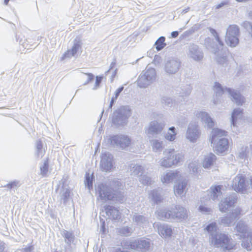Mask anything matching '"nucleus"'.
Here are the masks:
<instances>
[{
  "mask_svg": "<svg viewBox=\"0 0 252 252\" xmlns=\"http://www.w3.org/2000/svg\"><path fill=\"white\" fill-rule=\"evenodd\" d=\"M102 78L103 77L102 76H96L95 85L94 88H93V90H94L97 89V88L99 86L100 83L101 82L102 80Z\"/></svg>",
  "mask_w": 252,
  "mask_h": 252,
  "instance_id": "54",
  "label": "nucleus"
},
{
  "mask_svg": "<svg viewBox=\"0 0 252 252\" xmlns=\"http://www.w3.org/2000/svg\"><path fill=\"white\" fill-rule=\"evenodd\" d=\"M138 178L139 181L143 185H151L152 182L151 178L148 175L147 173H145V171L140 175Z\"/></svg>",
  "mask_w": 252,
  "mask_h": 252,
  "instance_id": "38",
  "label": "nucleus"
},
{
  "mask_svg": "<svg viewBox=\"0 0 252 252\" xmlns=\"http://www.w3.org/2000/svg\"><path fill=\"white\" fill-rule=\"evenodd\" d=\"M132 220L137 225L143 227L146 226L149 223L148 219L146 217L137 213H135L133 215Z\"/></svg>",
  "mask_w": 252,
  "mask_h": 252,
  "instance_id": "30",
  "label": "nucleus"
},
{
  "mask_svg": "<svg viewBox=\"0 0 252 252\" xmlns=\"http://www.w3.org/2000/svg\"><path fill=\"white\" fill-rule=\"evenodd\" d=\"M94 180V176L93 174H90L89 173H86L85 175V184L89 190L93 188V184Z\"/></svg>",
  "mask_w": 252,
  "mask_h": 252,
  "instance_id": "41",
  "label": "nucleus"
},
{
  "mask_svg": "<svg viewBox=\"0 0 252 252\" xmlns=\"http://www.w3.org/2000/svg\"><path fill=\"white\" fill-rule=\"evenodd\" d=\"M188 181L185 179H180L175 183L174 192L176 196H183L187 191Z\"/></svg>",
  "mask_w": 252,
  "mask_h": 252,
  "instance_id": "18",
  "label": "nucleus"
},
{
  "mask_svg": "<svg viewBox=\"0 0 252 252\" xmlns=\"http://www.w3.org/2000/svg\"><path fill=\"white\" fill-rule=\"evenodd\" d=\"M172 220L181 221L188 217L187 210L180 206H176L172 209Z\"/></svg>",
  "mask_w": 252,
  "mask_h": 252,
  "instance_id": "20",
  "label": "nucleus"
},
{
  "mask_svg": "<svg viewBox=\"0 0 252 252\" xmlns=\"http://www.w3.org/2000/svg\"><path fill=\"white\" fill-rule=\"evenodd\" d=\"M61 197V200L63 201V203H65L68 199L70 196V190L67 185L62 181V185H59L58 189H56Z\"/></svg>",
  "mask_w": 252,
  "mask_h": 252,
  "instance_id": "23",
  "label": "nucleus"
},
{
  "mask_svg": "<svg viewBox=\"0 0 252 252\" xmlns=\"http://www.w3.org/2000/svg\"><path fill=\"white\" fill-rule=\"evenodd\" d=\"M242 246L247 251H250L252 250V243L250 242L248 238L244 239L242 241Z\"/></svg>",
  "mask_w": 252,
  "mask_h": 252,
  "instance_id": "47",
  "label": "nucleus"
},
{
  "mask_svg": "<svg viewBox=\"0 0 252 252\" xmlns=\"http://www.w3.org/2000/svg\"><path fill=\"white\" fill-rule=\"evenodd\" d=\"M158 218L161 220H172V210L160 209L157 211Z\"/></svg>",
  "mask_w": 252,
  "mask_h": 252,
  "instance_id": "34",
  "label": "nucleus"
},
{
  "mask_svg": "<svg viewBox=\"0 0 252 252\" xmlns=\"http://www.w3.org/2000/svg\"><path fill=\"white\" fill-rule=\"evenodd\" d=\"M109 141L111 145L123 150L129 146L131 144L130 138L127 135L124 134L112 136L109 138Z\"/></svg>",
  "mask_w": 252,
  "mask_h": 252,
  "instance_id": "11",
  "label": "nucleus"
},
{
  "mask_svg": "<svg viewBox=\"0 0 252 252\" xmlns=\"http://www.w3.org/2000/svg\"><path fill=\"white\" fill-rule=\"evenodd\" d=\"M157 78V72L154 68L147 66L139 76L137 85L141 88H146L155 82Z\"/></svg>",
  "mask_w": 252,
  "mask_h": 252,
  "instance_id": "5",
  "label": "nucleus"
},
{
  "mask_svg": "<svg viewBox=\"0 0 252 252\" xmlns=\"http://www.w3.org/2000/svg\"><path fill=\"white\" fill-rule=\"evenodd\" d=\"M237 195L235 193L229 194L221 201L219 204V209L220 212L225 213L228 209L233 206L236 200Z\"/></svg>",
  "mask_w": 252,
  "mask_h": 252,
  "instance_id": "17",
  "label": "nucleus"
},
{
  "mask_svg": "<svg viewBox=\"0 0 252 252\" xmlns=\"http://www.w3.org/2000/svg\"><path fill=\"white\" fill-rule=\"evenodd\" d=\"M115 64H116V62L115 61L112 62L110 64V68L106 72V73H107L108 72H109L110 70L114 67V66L115 65Z\"/></svg>",
  "mask_w": 252,
  "mask_h": 252,
  "instance_id": "63",
  "label": "nucleus"
},
{
  "mask_svg": "<svg viewBox=\"0 0 252 252\" xmlns=\"http://www.w3.org/2000/svg\"><path fill=\"white\" fill-rule=\"evenodd\" d=\"M97 191L99 199L103 203L106 202L108 200H113L120 203H122L124 201V196L121 195H118L116 193L112 191L108 187L103 184L98 186Z\"/></svg>",
  "mask_w": 252,
  "mask_h": 252,
  "instance_id": "7",
  "label": "nucleus"
},
{
  "mask_svg": "<svg viewBox=\"0 0 252 252\" xmlns=\"http://www.w3.org/2000/svg\"><path fill=\"white\" fill-rule=\"evenodd\" d=\"M81 49V41L79 39H75L71 49L68 50L63 54L62 57L63 59L74 56Z\"/></svg>",
  "mask_w": 252,
  "mask_h": 252,
  "instance_id": "25",
  "label": "nucleus"
},
{
  "mask_svg": "<svg viewBox=\"0 0 252 252\" xmlns=\"http://www.w3.org/2000/svg\"><path fill=\"white\" fill-rule=\"evenodd\" d=\"M205 230L209 234V242L214 247L220 248L224 252L233 249L235 244L227 234L219 232L217 223L213 222L207 225Z\"/></svg>",
  "mask_w": 252,
  "mask_h": 252,
  "instance_id": "1",
  "label": "nucleus"
},
{
  "mask_svg": "<svg viewBox=\"0 0 252 252\" xmlns=\"http://www.w3.org/2000/svg\"><path fill=\"white\" fill-rule=\"evenodd\" d=\"M111 185L113 187L114 189L116 190L119 189L122 186L121 182L118 180L113 181Z\"/></svg>",
  "mask_w": 252,
  "mask_h": 252,
  "instance_id": "55",
  "label": "nucleus"
},
{
  "mask_svg": "<svg viewBox=\"0 0 252 252\" xmlns=\"http://www.w3.org/2000/svg\"><path fill=\"white\" fill-rule=\"evenodd\" d=\"M124 89V86H121L119 87L118 89H117L114 94V96L112 97L111 98V100L110 101L109 108L111 109L113 104H114L115 102L116 101V99L118 98V96H119L120 94L121 93V92L123 91Z\"/></svg>",
  "mask_w": 252,
  "mask_h": 252,
  "instance_id": "43",
  "label": "nucleus"
},
{
  "mask_svg": "<svg viewBox=\"0 0 252 252\" xmlns=\"http://www.w3.org/2000/svg\"><path fill=\"white\" fill-rule=\"evenodd\" d=\"M165 40V38L164 36H160L157 39L155 43L157 51H160L166 46Z\"/></svg>",
  "mask_w": 252,
  "mask_h": 252,
  "instance_id": "42",
  "label": "nucleus"
},
{
  "mask_svg": "<svg viewBox=\"0 0 252 252\" xmlns=\"http://www.w3.org/2000/svg\"><path fill=\"white\" fill-rule=\"evenodd\" d=\"M176 128L174 126L169 128L168 131L165 135V138L166 140L170 141H173L176 138L177 133L175 131Z\"/></svg>",
  "mask_w": 252,
  "mask_h": 252,
  "instance_id": "39",
  "label": "nucleus"
},
{
  "mask_svg": "<svg viewBox=\"0 0 252 252\" xmlns=\"http://www.w3.org/2000/svg\"><path fill=\"white\" fill-rule=\"evenodd\" d=\"M28 43H29V41L27 40L23 42V45L25 48H27V49H31L32 47L34 48L35 46L34 45H30V44H29Z\"/></svg>",
  "mask_w": 252,
  "mask_h": 252,
  "instance_id": "57",
  "label": "nucleus"
},
{
  "mask_svg": "<svg viewBox=\"0 0 252 252\" xmlns=\"http://www.w3.org/2000/svg\"><path fill=\"white\" fill-rule=\"evenodd\" d=\"M232 189L236 191L243 192L247 189L244 177L241 174L237 175L233 180Z\"/></svg>",
  "mask_w": 252,
  "mask_h": 252,
  "instance_id": "19",
  "label": "nucleus"
},
{
  "mask_svg": "<svg viewBox=\"0 0 252 252\" xmlns=\"http://www.w3.org/2000/svg\"><path fill=\"white\" fill-rule=\"evenodd\" d=\"M227 88H223L221 84L219 82H215L213 86L214 91L216 94V96H220L225 93H227L226 90Z\"/></svg>",
  "mask_w": 252,
  "mask_h": 252,
  "instance_id": "36",
  "label": "nucleus"
},
{
  "mask_svg": "<svg viewBox=\"0 0 252 252\" xmlns=\"http://www.w3.org/2000/svg\"><path fill=\"white\" fill-rule=\"evenodd\" d=\"M182 91L180 93L181 96H188L191 93V88L189 86H187L182 89Z\"/></svg>",
  "mask_w": 252,
  "mask_h": 252,
  "instance_id": "50",
  "label": "nucleus"
},
{
  "mask_svg": "<svg viewBox=\"0 0 252 252\" xmlns=\"http://www.w3.org/2000/svg\"><path fill=\"white\" fill-rule=\"evenodd\" d=\"M239 157L241 158H246V154L245 152H244L240 153Z\"/></svg>",
  "mask_w": 252,
  "mask_h": 252,
  "instance_id": "64",
  "label": "nucleus"
},
{
  "mask_svg": "<svg viewBox=\"0 0 252 252\" xmlns=\"http://www.w3.org/2000/svg\"><path fill=\"white\" fill-rule=\"evenodd\" d=\"M131 115V111L129 106H121L113 113L112 123L114 126L117 127L125 126Z\"/></svg>",
  "mask_w": 252,
  "mask_h": 252,
  "instance_id": "4",
  "label": "nucleus"
},
{
  "mask_svg": "<svg viewBox=\"0 0 252 252\" xmlns=\"http://www.w3.org/2000/svg\"><path fill=\"white\" fill-rule=\"evenodd\" d=\"M226 133L225 131L219 128L213 129L211 131L209 140L217 154L224 153L229 150L228 139L224 137Z\"/></svg>",
  "mask_w": 252,
  "mask_h": 252,
  "instance_id": "2",
  "label": "nucleus"
},
{
  "mask_svg": "<svg viewBox=\"0 0 252 252\" xmlns=\"http://www.w3.org/2000/svg\"><path fill=\"white\" fill-rule=\"evenodd\" d=\"M161 102L168 106H171L173 100L171 98L167 96H163L161 99Z\"/></svg>",
  "mask_w": 252,
  "mask_h": 252,
  "instance_id": "51",
  "label": "nucleus"
},
{
  "mask_svg": "<svg viewBox=\"0 0 252 252\" xmlns=\"http://www.w3.org/2000/svg\"><path fill=\"white\" fill-rule=\"evenodd\" d=\"M113 157L109 152H103L101 154L100 160L101 170L105 172H110L113 167L112 163Z\"/></svg>",
  "mask_w": 252,
  "mask_h": 252,
  "instance_id": "15",
  "label": "nucleus"
},
{
  "mask_svg": "<svg viewBox=\"0 0 252 252\" xmlns=\"http://www.w3.org/2000/svg\"><path fill=\"white\" fill-rule=\"evenodd\" d=\"M209 30L210 32L212 33V34L215 37V39L218 42L220 47H222L223 45V43L222 41L220 40V38L219 37V36L218 35L215 29L211 28H209Z\"/></svg>",
  "mask_w": 252,
  "mask_h": 252,
  "instance_id": "46",
  "label": "nucleus"
},
{
  "mask_svg": "<svg viewBox=\"0 0 252 252\" xmlns=\"http://www.w3.org/2000/svg\"><path fill=\"white\" fill-rule=\"evenodd\" d=\"M5 244L4 243L0 242V252H4V249L5 248Z\"/></svg>",
  "mask_w": 252,
  "mask_h": 252,
  "instance_id": "61",
  "label": "nucleus"
},
{
  "mask_svg": "<svg viewBox=\"0 0 252 252\" xmlns=\"http://www.w3.org/2000/svg\"><path fill=\"white\" fill-rule=\"evenodd\" d=\"M182 177L181 173L177 170H169L163 173L160 177L162 183L164 184H169L173 182H177Z\"/></svg>",
  "mask_w": 252,
  "mask_h": 252,
  "instance_id": "13",
  "label": "nucleus"
},
{
  "mask_svg": "<svg viewBox=\"0 0 252 252\" xmlns=\"http://www.w3.org/2000/svg\"><path fill=\"white\" fill-rule=\"evenodd\" d=\"M84 74L87 75V81L84 83V85H87L89 82L90 81H92L94 78V75L92 73H84Z\"/></svg>",
  "mask_w": 252,
  "mask_h": 252,
  "instance_id": "56",
  "label": "nucleus"
},
{
  "mask_svg": "<svg viewBox=\"0 0 252 252\" xmlns=\"http://www.w3.org/2000/svg\"><path fill=\"white\" fill-rule=\"evenodd\" d=\"M164 157L159 161L160 166L170 168L177 166L184 161V155L181 152L175 151L174 149H167L163 151Z\"/></svg>",
  "mask_w": 252,
  "mask_h": 252,
  "instance_id": "3",
  "label": "nucleus"
},
{
  "mask_svg": "<svg viewBox=\"0 0 252 252\" xmlns=\"http://www.w3.org/2000/svg\"><path fill=\"white\" fill-rule=\"evenodd\" d=\"M36 155L38 157H42L45 154V150L43 148V144L41 140H38L35 144Z\"/></svg>",
  "mask_w": 252,
  "mask_h": 252,
  "instance_id": "40",
  "label": "nucleus"
},
{
  "mask_svg": "<svg viewBox=\"0 0 252 252\" xmlns=\"http://www.w3.org/2000/svg\"><path fill=\"white\" fill-rule=\"evenodd\" d=\"M181 65V62L178 58H171L168 59L165 63L164 70L168 75L176 74L179 70Z\"/></svg>",
  "mask_w": 252,
  "mask_h": 252,
  "instance_id": "12",
  "label": "nucleus"
},
{
  "mask_svg": "<svg viewBox=\"0 0 252 252\" xmlns=\"http://www.w3.org/2000/svg\"><path fill=\"white\" fill-rule=\"evenodd\" d=\"M227 4H228V2L227 1H222L221 3H220V4H217L215 6L216 9H220L221 7H222V6L227 5Z\"/></svg>",
  "mask_w": 252,
  "mask_h": 252,
  "instance_id": "60",
  "label": "nucleus"
},
{
  "mask_svg": "<svg viewBox=\"0 0 252 252\" xmlns=\"http://www.w3.org/2000/svg\"><path fill=\"white\" fill-rule=\"evenodd\" d=\"M240 35L239 28L236 25H231L226 30L225 34V42L231 47H235L239 43V36Z\"/></svg>",
  "mask_w": 252,
  "mask_h": 252,
  "instance_id": "8",
  "label": "nucleus"
},
{
  "mask_svg": "<svg viewBox=\"0 0 252 252\" xmlns=\"http://www.w3.org/2000/svg\"><path fill=\"white\" fill-rule=\"evenodd\" d=\"M215 54H217L216 61L219 64L222 65V66H225L228 64V60L226 54H223L221 55L219 53V51L218 53L216 51Z\"/></svg>",
  "mask_w": 252,
  "mask_h": 252,
  "instance_id": "37",
  "label": "nucleus"
},
{
  "mask_svg": "<svg viewBox=\"0 0 252 252\" xmlns=\"http://www.w3.org/2000/svg\"><path fill=\"white\" fill-rule=\"evenodd\" d=\"M133 231V230L131 227L124 226L119 229V233L121 235L128 236L131 235Z\"/></svg>",
  "mask_w": 252,
  "mask_h": 252,
  "instance_id": "44",
  "label": "nucleus"
},
{
  "mask_svg": "<svg viewBox=\"0 0 252 252\" xmlns=\"http://www.w3.org/2000/svg\"><path fill=\"white\" fill-rule=\"evenodd\" d=\"M156 120L151 121L146 130L148 134L154 136L161 133L165 126V122L162 120L163 116L161 114L157 115Z\"/></svg>",
  "mask_w": 252,
  "mask_h": 252,
  "instance_id": "9",
  "label": "nucleus"
},
{
  "mask_svg": "<svg viewBox=\"0 0 252 252\" xmlns=\"http://www.w3.org/2000/svg\"><path fill=\"white\" fill-rule=\"evenodd\" d=\"M34 248L32 246H29L27 248H25L22 249V252H33Z\"/></svg>",
  "mask_w": 252,
  "mask_h": 252,
  "instance_id": "59",
  "label": "nucleus"
},
{
  "mask_svg": "<svg viewBox=\"0 0 252 252\" xmlns=\"http://www.w3.org/2000/svg\"><path fill=\"white\" fill-rule=\"evenodd\" d=\"M198 165L197 162L193 161L191 162L189 164V172L192 173H195L198 172Z\"/></svg>",
  "mask_w": 252,
  "mask_h": 252,
  "instance_id": "48",
  "label": "nucleus"
},
{
  "mask_svg": "<svg viewBox=\"0 0 252 252\" xmlns=\"http://www.w3.org/2000/svg\"><path fill=\"white\" fill-rule=\"evenodd\" d=\"M189 9L190 7H187L186 8L182 10L180 9V8H178L177 9V11L178 13H180L181 14L184 15L187 13L189 10Z\"/></svg>",
  "mask_w": 252,
  "mask_h": 252,
  "instance_id": "58",
  "label": "nucleus"
},
{
  "mask_svg": "<svg viewBox=\"0 0 252 252\" xmlns=\"http://www.w3.org/2000/svg\"><path fill=\"white\" fill-rule=\"evenodd\" d=\"M243 117V110L240 108L234 109L231 114V125L235 126L238 119H241Z\"/></svg>",
  "mask_w": 252,
  "mask_h": 252,
  "instance_id": "33",
  "label": "nucleus"
},
{
  "mask_svg": "<svg viewBox=\"0 0 252 252\" xmlns=\"http://www.w3.org/2000/svg\"><path fill=\"white\" fill-rule=\"evenodd\" d=\"M216 160V156L214 154H209L205 156L202 162L203 166L205 168H208L214 164Z\"/></svg>",
  "mask_w": 252,
  "mask_h": 252,
  "instance_id": "32",
  "label": "nucleus"
},
{
  "mask_svg": "<svg viewBox=\"0 0 252 252\" xmlns=\"http://www.w3.org/2000/svg\"><path fill=\"white\" fill-rule=\"evenodd\" d=\"M188 56L196 62H200L203 58V53L198 46L194 44H190L189 45Z\"/></svg>",
  "mask_w": 252,
  "mask_h": 252,
  "instance_id": "16",
  "label": "nucleus"
},
{
  "mask_svg": "<svg viewBox=\"0 0 252 252\" xmlns=\"http://www.w3.org/2000/svg\"><path fill=\"white\" fill-rule=\"evenodd\" d=\"M196 117L203 122L209 128H211L214 126V122L210 116L206 112L197 111L195 112Z\"/></svg>",
  "mask_w": 252,
  "mask_h": 252,
  "instance_id": "22",
  "label": "nucleus"
},
{
  "mask_svg": "<svg viewBox=\"0 0 252 252\" xmlns=\"http://www.w3.org/2000/svg\"><path fill=\"white\" fill-rule=\"evenodd\" d=\"M122 245L126 249L136 250L142 252H148L152 247L151 241L148 239L125 240Z\"/></svg>",
  "mask_w": 252,
  "mask_h": 252,
  "instance_id": "6",
  "label": "nucleus"
},
{
  "mask_svg": "<svg viewBox=\"0 0 252 252\" xmlns=\"http://www.w3.org/2000/svg\"><path fill=\"white\" fill-rule=\"evenodd\" d=\"M221 187L222 186L220 185L212 186L210 190L207 191L209 199H212L213 201L217 200L218 197L221 194Z\"/></svg>",
  "mask_w": 252,
  "mask_h": 252,
  "instance_id": "27",
  "label": "nucleus"
},
{
  "mask_svg": "<svg viewBox=\"0 0 252 252\" xmlns=\"http://www.w3.org/2000/svg\"><path fill=\"white\" fill-rule=\"evenodd\" d=\"M199 210L203 214H209L212 212L211 208L206 207L204 205H200L199 207Z\"/></svg>",
  "mask_w": 252,
  "mask_h": 252,
  "instance_id": "53",
  "label": "nucleus"
},
{
  "mask_svg": "<svg viewBox=\"0 0 252 252\" xmlns=\"http://www.w3.org/2000/svg\"><path fill=\"white\" fill-rule=\"evenodd\" d=\"M19 186V182L17 181L11 182V183L4 186V187H7L8 189H16Z\"/></svg>",
  "mask_w": 252,
  "mask_h": 252,
  "instance_id": "52",
  "label": "nucleus"
},
{
  "mask_svg": "<svg viewBox=\"0 0 252 252\" xmlns=\"http://www.w3.org/2000/svg\"><path fill=\"white\" fill-rule=\"evenodd\" d=\"M105 210L107 215L112 219L116 220L120 218V213L116 208L108 205L105 207Z\"/></svg>",
  "mask_w": 252,
  "mask_h": 252,
  "instance_id": "31",
  "label": "nucleus"
},
{
  "mask_svg": "<svg viewBox=\"0 0 252 252\" xmlns=\"http://www.w3.org/2000/svg\"><path fill=\"white\" fill-rule=\"evenodd\" d=\"M40 173L42 175H45L48 170V161H45L42 165L40 167Z\"/></svg>",
  "mask_w": 252,
  "mask_h": 252,
  "instance_id": "49",
  "label": "nucleus"
},
{
  "mask_svg": "<svg viewBox=\"0 0 252 252\" xmlns=\"http://www.w3.org/2000/svg\"><path fill=\"white\" fill-rule=\"evenodd\" d=\"M160 192V189L158 190H152L149 194V199L153 201L154 203L158 204L162 200V197Z\"/></svg>",
  "mask_w": 252,
  "mask_h": 252,
  "instance_id": "35",
  "label": "nucleus"
},
{
  "mask_svg": "<svg viewBox=\"0 0 252 252\" xmlns=\"http://www.w3.org/2000/svg\"><path fill=\"white\" fill-rule=\"evenodd\" d=\"M150 143L152 147V151L155 153H160L164 148L162 140L153 139L150 140Z\"/></svg>",
  "mask_w": 252,
  "mask_h": 252,
  "instance_id": "28",
  "label": "nucleus"
},
{
  "mask_svg": "<svg viewBox=\"0 0 252 252\" xmlns=\"http://www.w3.org/2000/svg\"><path fill=\"white\" fill-rule=\"evenodd\" d=\"M226 90L233 102L237 105H243L245 102V98L239 92L231 89H226Z\"/></svg>",
  "mask_w": 252,
  "mask_h": 252,
  "instance_id": "24",
  "label": "nucleus"
},
{
  "mask_svg": "<svg viewBox=\"0 0 252 252\" xmlns=\"http://www.w3.org/2000/svg\"><path fill=\"white\" fill-rule=\"evenodd\" d=\"M201 132L196 123H190L188 126L186 138L190 142L195 143L199 138Z\"/></svg>",
  "mask_w": 252,
  "mask_h": 252,
  "instance_id": "14",
  "label": "nucleus"
},
{
  "mask_svg": "<svg viewBox=\"0 0 252 252\" xmlns=\"http://www.w3.org/2000/svg\"><path fill=\"white\" fill-rule=\"evenodd\" d=\"M144 171V167L140 165L131 163L129 165V172L131 175L139 177Z\"/></svg>",
  "mask_w": 252,
  "mask_h": 252,
  "instance_id": "29",
  "label": "nucleus"
},
{
  "mask_svg": "<svg viewBox=\"0 0 252 252\" xmlns=\"http://www.w3.org/2000/svg\"><path fill=\"white\" fill-rule=\"evenodd\" d=\"M154 227L157 228L158 234L162 237L165 238H169L172 234V230L171 227L167 224L154 223Z\"/></svg>",
  "mask_w": 252,
  "mask_h": 252,
  "instance_id": "21",
  "label": "nucleus"
},
{
  "mask_svg": "<svg viewBox=\"0 0 252 252\" xmlns=\"http://www.w3.org/2000/svg\"><path fill=\"white\" fill-rule=\"evenodd\" d=\"M247 228V225L242 221H239L236 226V230L241 233H246Z\"/></svg>",
  "mask_w": 252,
  "mask_h": 252,
  "instance_id": "45",
  "label": "nucleus"
},
{
  "mask_svg": "<svg viewBox=\"0 0 252 252\" xmlns=\"http://www.w3.org/2000/svg\"><path fill=\"white\" fill-rule=\"evenodd\" d=\"M179 35V32L177 31H174L171 32V35L173 38L177 37Z\"/></svg>",
  "mask_w": 252,
  "mask_h": 252,
  "instance_id": "62",
  "label": "nucleus"
},
{
  "mask_svg": "<svg viewBox=\"0 0 252 252\" xmlns=\"http://www.w3.org/2000/svg\"><path fill=\"white\" fill-rule=\"evenodd\" d=\"M241 211V210L239 207L232 209L230 214L219 218V224L224 226H229L234 225L236 220L238 219Z\"/></svg>",
  "mask_w": 252,
  "mask_h": 252,
  "instance_id": "10",
  "label": "nucleus"
},
{
  "mask_svg": "<svg viewBox=\"0 0 252 252\" xmlns=\"http://www.w3.org/2000/svg\"><path fill=\"white\" fill-rule=\"evenodd\" d=\"M61 234L64 238V242L68 245L70 246L71 244H76V239L72 231L63 229L61 230Z\"/></svg>",
  "mask_w": 252,
  "mask_h": 252,
  "instance_id": "26",
  "label": "nucleus"
}]
</instances>
